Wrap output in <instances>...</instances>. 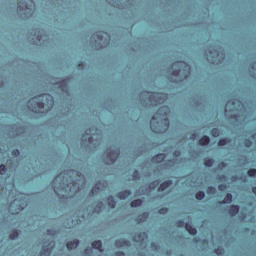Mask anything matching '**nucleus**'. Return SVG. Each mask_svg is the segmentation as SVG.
<instances>
[{
	"mask_svg": "<svg viewBox=\"0 0 256 256\" xmlns=\"http://www.w3.org/2000/svg\"><path fill=\"white\" fill-rule=\"evenodd\" d=\"M10 239L13 241L15 239H17V237H19V231L18 230H13L10 235H9Z\"/></svg>",
	"mask_w": 256,
	"mask_h": 256,
	"instance_id": "nucleus-22",
	"label": "nucleus"
},
{
	"mask_svg": "<svg viewBox=\"0 0 256 256\" xmlns=\"http://www.w3.org/2000/svg\"><path fill=\"white\" fill-rule=\"evenodd\" d=\"M185 225H187V223H185V221H183V220L176 221V227L183 228V227H185Z\"/></svg>",
	"mask_w": 256,
	"mask_h": 256,
	"instance_id": "nucleus-28",
	"label": "nucleus"
},
{
	"mask_svg": "<svg viewBox=\"0 0 256 256\" xmlns=\"http://www.w3.org/2000/svg\"><path fill=\"white\" fill-rule=\"evenodd\" d=\"M171 185H173V181L166 180L160 184L158 191H165V189H169V187H171Z\"/></svg>",
	"mask_w": 256,
	"mask_h": 256,
	"instance_id": "nucleus-6",
	"label": "nucleus"
},
{
	"mask_svg": "<svg viewBox=\"0 0 256 256\" xmlns=\"http://www.w3.org/2000/svg\"><path fill=\"white\" fill-rule=\"evenodd\" d=\"M88 141L91 142V136L88 137Z\"/></svg>",
	"mask_w": 256,
	"mask_h": 256,
	"instance_id": "nucleus-44",
	"label": "nucleus"
},
{
	"mask_svg": "<svg viewBox=\"0 0 256 256\" xmlns=\"http://www.w3.org/2000/svg\"><path fill=\"white\" fill-rule=\"evenodd\" d=\"M67 249H77L79 247V240L74 239L66 244Z\"/></svg>",
	"mask_w": 256,
	"mask_h": 256,
	"instance_id": "nucleus-9",
	"label": "nucleus"
},
{
	"mask_svg": "<svg viewBox=\"0 0 256 256\" xmlns=\"http://www.w3.org/2000/svg\"><path fill=\"white\" fill-rule=\"evenodd\" d=\"M166 157L167 156L163 153L157 154L152 157V162L153 163H163V161H165Z\"/></svg>",
	"mask_w": 256,
	"mask_h": 256,
	"instance_id": "nucleus-5",
	"label": "nucleus"
},
{
	"mask_svg": "<svg viewBox=\"0 0 256 256\" xmlns=\"http://www.w3.org/2000/svg\"><path fill=\"white\" fill-rule=\"evenodd\" d=\"M59 177H61V175H57L54 180L52 181V183H55V181H57L59 179Z\"/></svg>",
	"mask_w": 256,
	"mask_h": 256,
	"instance_id": "nucleus-38",
	"label": "nucleus"
},
{
	"mask_svg": "<svg viewBox=\"0 0 256 256\" xmlns=\"http://www.w3.org/2000/svg\"><path fill=\"white\" fill-rule=\"evenodd\" d=\"M115 245L116 247H118V249H121V247H129L131 245V242H129V240L121 238L115 241Z\"/></svg>",
	"mask_w": 256,
	"mask_h": 256,
	"instance_id": "nucleus-4",
	"label": "nucleus"
},
{
	"mask_svg": "<svg viewBox=\"0 0 256 256\" xmlns=\"http://www.w3.org/2000/svg\"><path fill=\"white\" fill-rule=\"evenodd\" d=\"M244 145L245 147H251V145H253V142L251 141V139H245Z\"/></svg>",
	"mask_w": 256,
	"mask_h": 256,
	"instance_id": "nucleus-29",
	"label": "nucleus"
},
{
	"mask_svg": "<svg viewBox=\"0 0 256 256\" xmlns=\"http://www.w3.org/2000/svg\"><path fill=\"white\" fill-rule=\"evenodd\" d=\"M92 248L97 249L100 252H103V242H101V240H96L92 242Z\"/></svg>",
	"mask_w": 256,
	"mask_h": 256,
	"instance_id": "nucleus-10",
	"label": "nucleus"
},
{
	"mask_svg": "<svg viewBox=\"0 0 256 256\" xmlns=\"http://www.w3.org/2000/svg\"><path fill=\"white\" fill-rule=\"evenodd\" d=\"M13 153H19V150H15Z\"/></svg>",
	"mask_w": 256,
	"mask_h": 256,
	"instance_id": "nucleus-45",
	"label": "nucleus"
},
{
	"mask_svg": "<svg viewBox=\"0 0 256 256\" xmlns=\"http://www.w3.org/2000/svg\"><path fill=\"white\" fill-rule=\"evenodd\" d=\"M195 197L198 201H203V199H205V192L198 191Z\"/></svg>",
	"mask_w": 256,
	"mask_h": 256,
	"instance_id": "nucleus-21",
	"label": "nucleus"
},
{
	"mask_svg": "<svg viewBox=\"0 0 256 256\" xmlns=\"http://www.w3.org/2000/svg\"><path fill=\"white\" fill-rule=\"evenodd\" d=\"M147 95L152 105H161V103H163V101H161V94L159 92H147Z\"/></svg>",
	"mask_w": 256,
	"mask_h": 256,
	"instance_id": "nucleus-2",
	"label": "nucleus"
},
{
	"mask_svg": "<svg viewBox=\"0 0 256 256\" xmlns=\"http://www.w3.org/2000/svg\"><path fill=\"white\" fill-rule=\"evenodd\" d=\"M179 73H181V69L175 70L173 72V75H175L177 77V75H179Z\"/></svg>",
	"mask_w": 256,
	"mask_h": 256,
	"instance_id": "nucleus-36",
	"label": "nucleus"
},
{
	"mask_svg": "<svg viewBox=\"0 0 256 256\" xmlns=\"http://www.w3.org/2000/svg\"><path fill=\"white\" fill-rule=\"evenodd\" d=\"M149 219L148 212H144L138 216L139 223H145Z\"/></svg>",
	"mask_w": 256,
	"mask_h": 256,
	"instance_id": "nucleus-15",
	"label": "nucleus"
},
{
	"mask_svg": "<svg viewBox=\"0 0 256 256\" xmlns=\"http://www.w3.org/2000/svg\"><path fill=\"white\" fill-rule=\"evenodd\" d=\"M207 193H208V195H215V193H217V188H215L213 186H209L207 188Z\"/></svg>",
	"mask_w": 256,
	"mask_h": 256,
	"instance_id": "nucleus-24",
	"label": "nucleus"
},
{
	"mask_svg": "<svg viewBox=\"0 0 256 256\" xmlns=\"http://www.w3.org/2000/svg\"><path fill=\"white\" fill-rule=\"evenodd\" d=\"M218 189H219V191H225V189H227V185H225V184H220V185L218 186Z\"/></svg>",
	"mask_w": 256,
	"mask_h": 256,
	"instance_id": "nucleus-32",
	"label": "nucleus"
},
{
	"mask_svg": "<svg viewBox=\"0 0 256 256\" xmlns=\"http://www.w3.org/2000/svg\"><path fill=\"white\" fill-rule=\"evenodd\" d=\"M214 253H216V255H223L224 250H223V248H216L214 250Z\"/></svg>",
	"mask_w": 256,
	"mask_h": 256,
	"instance_id": "nucleus-31",
	"label": "nucleus"
},
{
	"mask_svg": "<svg viewBox=\"0 0 256 256\" xmlns=\"http://www.w3.org/2000/svg\"><path fill=\"white\" fill-rule=\"evenodd\" d=\"M218 167H220L221 169H225V167H227V163L225 162H220Z\"/></svg>",
	"mask_w": 256,
	"mask_h": 256,
	"instance_id": "nucleus-34",
	"label": "nucleus"
},
{
	"mask_svg": "<svg viewBox=\"0 0 256 256\" xmlns=\"http://www.w3.org/2000/svg\"><path fill=\"white\" fill-rule=\"evenodd\" d=\"M247 175L249 177H256V169L255 168H250L248 171H247Z\"/></svg>",
	"mask_w": 256,
	"mask_h": 256,
	"instance_id": "nucleus-25",
	"label": "nucleus"
},
{
	"mask_svg": "<svg viewBox=\"0 0 256 256\" xmlns=\"http://www.w3.org/2000/svg\"><path fill=\"white\" fill-rule=\"evenodd\" d=\"M115 256H125V252H121V251L115 252Z\"/></svg>",
	"mask_w": 256,
	"mask_h": 256,
	"instance_id": "nucleus-35",
	"label": "nucleus"
},
{
	"mask_svg": "<svg viewBox=\"0 0 256 256\" xmlns=\"http://www.w3.org/2000/svg\"><path fill=\"white\" fill-rule=\"evenodd\" d=\"M174 155H176V157H179V155H181L180 151H175Z\"/></svg>",
	"mask_w": 256,
	"mask_h": 256,
	"instance_id": "nucleus-39",
	"label": "nucleus"
},
{
	"mask_svg": "<svg viewBox=\"0 0 256 256\" xmlns=\"http://www.w3.org/2000/svg\"><path fill=\"white\" fill-rule=\"evenodd\" d=\"M175 65H177V62L171 64V68L173 69V67H175Z\"/></svg>",
	"mask_w": 256,
	"mask_h": 256,
	"instance_id": "nucleus-40",
	"label": "nucleus"
},
{
	"mask_svg": "<svg viewBox=\"0 0 256 256\" xmlns=\"http://www.w3.org/2000/svg\"><path fill=\"white\" fill-rule=\"evenodd\" d=\"M167 211H169L168 208H161V209L159 210V213L162 214V215H165V213H167Z\"/></svg>",
	"mask_w": 256,
	"mask_h": 256,
	"instance_id": "nucleus-33",
	"label": "nucleus"
},
{
	"mask_svg": "<svg viewBox=\"0 0 256 256\" xmlns=\"http://www.w3.org/2000/svg\"><path fill=\"white\" fill-rule=\"evenodd\" d=\"M94 35H96V37H99V35H97V34H94Z\"/></svg>",
	"mask_w": 256,
	"mask_h": 256,
	"instance_id": "nucleus-46",
	"label": "nucleus"
},
{
	"mask_svg": "<svg viewBox=\"0 0 256 256\" xmlns=\"http://www.w3.org/2000/svg\"><path fill=\"white\" fill-rule=\"evenodd\" d=\"M132 177L135 181H137V179H139L141 177V174L139 173L138 170H134L133 171V174H132Z\"/></svg>",
	"mask_w": 256,
	"mask_h": 256,
	"instance_id": "nucleus-26",
	"label": "nucleus"
},
{
	"mask_svg": "<svg viewBox=\"0 0 256 256\" xmlns=\"http://www.w3.org/2000/svg\"><path fill=\"white\" fill-rule=\"evenodd\" d=\"M233 201V195L231 193H228L225 197L224 200L220 201V205H225L226 203H231Z\"/></svg>",
	"mask_w": 256,
	"mask_h": 256,
	"instance_id": "nucleus-13",
	"label": "nucleus"
},
{
	"mask_svg": "<svg viewBox=\"0 0 256 256\" xmlns=\"http://www.w3.org/2000/svg\"><path fill=\"white\" fill-rule=\"evenodd\" d=\"M50 245H52V247H55V242L54 241L50 242Z\"/></svg>",
	"mask_w": 256,
	"mask_h": 256,
	"instance_id": "nucleus-42",
	"label": "nucleus"
},
{
	"mask_svg": "<svg viewBox=\"0 0 256 256\" xmlns=\"http://www.w3.org/2000/svg\"><path fill=\"white\" fill-rule=\"evenodd\" d=\"M227 143H231V138H222L218 141V147H225Z\"/></svg>",
	"mask_w": 256,
	"mask_h": 256,
	"instance_id": "nucleus-16",
	"label": "nucleus"
},
{
	"mask_svg": "<svg viewBox=\"0 0 256 256\" xmlns=\"http://www.w3.org/2000/svg\"><path fill=\"white\" fill-rule=\"evenodd\" d=\"M214 163H215V160H213L212 158H205L204 159L205 167H213Z\"/></svg>",
	"mask_w": 256,
	"mask_h": 256,
	"instance_id": "nucleus-19",
	"label": "nucleus"
},
{
	"mask_svg": "<svg viewBox=\"0 0 256 256\" xmlns=\"http://www.w3.org/2000/svg\"><path fill=\"white\" fill-rule=\"evenodd\" d=\"M117 197L119 199H129V197H131V190H124V191H121L117 194Z\"/></svg>",
	"mask_w": 256,
	"mask_h": 256,
	"instance_id": "nucleus-7",
	"label": "nucleus"
},
{
	"mask_svg": "<svg viewBox=\"0 0 256 256\" xmlns=\"http://www.w3.org/2000/svg\"><path fill=\"white\" fill-rule=\"evenodd\" d=\"M210 142H211V139L209 138V136H202L198 141L199 145H202V146H205Z\"/></svg>",
	"mask_w": 256,
	"mask_h": 256,
	"instance_id": "nucleus-14",
	"label": "nucleus"
},
{
	"mask_svg": "<svg viewBox=\"0 0 256 256\" xmlns=\"http://www.w3.org/2000/svg\"><path fill=\"white\" fill-rule=\"evenodd\" d=\"M150 127L153 133H159L161 131V128H159V121H157V118H155V116H153L150 120Z\"/></svg>",
	"mask_w": 256,
	"mask_h": 256,
	"instance_id": "nucleus-3",
	"label": "nucleus"
},
{
	"mask_svg": "<svg viewBox=\"0 0 256 256\" xmlns=\"http://www.w3.org/2000/svg\"><path fill=\"white\" fill-rule=\"evenodd\" d=\"M228 213H229V215H231V217H235V215H237V213H239V206L238 205H231L228 208Z\"/></svg>",
	"mask_w": 256,
	"mask_h": 256,
	"instance_id": "nucleus-8",
	"label": "nucleus"
},
{
	"mask_svg": "<svg viewBox=\"0 0 256 256\" xmlns=\"http://www.w3.org/2000/svg\"><path fill=\"white\" fill-rule=\"evenodd\" d=\"M108 201V206H110L111 209H115V205H117V203L115 202V199L113 198V196H109L107 198Z\"/></svg>",
	"mask_w": 256,
	"mask_h": 256,
	"instance_id": "nucleus-18",
	"label": "nucleus"
},
{
	"mask_svg": "<svg viewBox=\"0 0 256 256\" xmlns=\"http://www.w3.org/2000/svg\"><path fill=\"white\" fill-rule=\"evenodd\" d=\"M43 99H45V94L32 97L28 100L27 105L32 113H43L45 109V102H43Z\"/></svg>",
	"mask_w": 256,
	"mask_h": 256,
	"instance_id": "nucleus-1",
	"label": "nucleus"
},
{
	"mask_svg": "<svg viewBox=\"0 0 256 256\" xmlns=\"http://www.w3.org/2000/svg\"><path fill=\"white\" fill-rule=\"evenodd\" d=\"M168 163H171L173 165V163H175L174 160H168Z\"/></svg>",
	"mask_w": 256,
	"mask_h": 256,
	"instance_id": "nucleus-41",
	"label": "nucleus"
},
{
	"mask_svg": "<svg viewBox=\"0 0 256 256\" xmlns=\"http://www.w3.org/2000/svg\"><path fill=\"white\" fill-rule=\"evenodd\" d=\"M159 185V180L153 181L150 183V189H155Z\"/></svg>",
	"mask_w": 256,
	"mask_h": 256,
	"instance_id": "nucleus-30",
	"label": "nucleus"
},
{
	"mask_svg": "<svg viewBox=\"0 0 256 256\" xmlns=\"http://www.w3.org/2000/svg\"><path fill=\"white\" fill-rule=\"evenodd\" d=\"M143 205V200L136 199L131 202V207H141Z\"/></svg>",
	"mask_w": 256,
	"mask_h": 256,
	"instance_id": "nucleus-20",
	"label": "nucleus"
},
{
	"mask_svg": "<svg viewBox=\"0 0 256 256\" xmlns=\"http://www.w3.org/2000/svg\"><path fill=\"white\" fill-rule=\"evenodd\" d=\"M211 135L212 137H219V135H221V131L218 128H213L211 130Z\"/></svg>",
	"mask_w": 256,
	"mask_h": 256,
	"instance_id": "nucleus-23",
	"label": "nucleus"
},
{
	"mask_svg": "<svg viewBox=\"0 0 256 256\" xmlns=\"http://www.w3.org/2000/svg\"><path fill=\"white\" fill-rule=\"evenodd\" d=\"M185 229L190 235H197V229L193 227V225H191L190 223H187L185 225Z\"/></svg>",
	"mask_w": 256,
	"mask_h": 256,
	"instance_id": "nucleus-11",
	"label": "nucleus"
},
{
	"mask_svg": "<svg viewBox=\"0 0 256 256\" xmlns=\"http://www.w3.org/2000/svg\"><path fill=\"white\" fill-rule=\"evenodd\" d=\"M161 109H163V107H161L160 109H158L157 114H159V112L161 111Z\"/></svg>",
	"mask_w": 256,
	"mask_h": 256,
	"instance_id": "nucleus-43",
	"label": "nucleus"
},
{
	"mask_svg": "<svg viewBox=\"0 0 256 256\" xmlns=\"http://www.w3.org/2000/svg\"><path fill=\"white\" fill-rule=\"evenodd\" d=\"M51 251H53V248H48L47 246H43L42 250L40 252V255H51Z\"/></svg>",
	"mask_w": 256,
	"mask_h": 256,
	"instance_id": "nucleus-17",
	"label": "nucleus"
},
{
	"mask_svg": "<svg viewBox=\"0 0 256 256\" xmlns=\"http://www.w3.org/2000/svg\"><path fill=\"white\" fill-rule=\"evenodd\" d=\"M95 191H99V186L96 184L92 190V193H95Z\"/></svg>",
	"mask_w": 256,
	"mask_h": 256,
	"instance_id": "nucleus-37",
	"label": "nucleus"
},
{
	"mask_svg": "<svg viewBox=\"0 0 256 256\" xmlns=\"http://www.w3.org/2000/svg\"><path fill=\"white\" fill-rule=\"evenodd\" d=\"M29 1L33 3V0H21L19 3H22V5H18L19 11H21L22 9H31L29 8V4H27V2Z\"/></svg>",
	"mask_w": 256,
	"mask_h": 256,
	"instance_id": "nucleus-12",
	"label": "nucleus"
},
{
	"mask_svg": "<svg viewBox=\"0 0 256 256\" xmlns=\"http://www.w3.org/2000/svg\"><path fill=\"white\" fill-rule=\"evenodd\" d=\"M7 173V166L5 164L0 165V175H5Z\"/></svg>",
	"mask_w": 256,
	"mask_h": 256,
	"instance_id": "nucleus-27",
	"label": "nucleus"
}]
</instances>
